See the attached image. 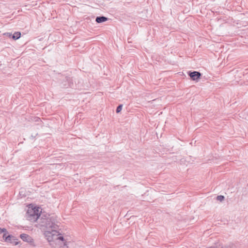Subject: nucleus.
<instances>
[{
	"instance_id": "nucleus-10",
	"label": "nucleus",
	"mask_w": 248,
	"mask_h": 248,
	"mask_svg": "<svg viewBox=\"0 0 248 248\" xmlns=\"http://www.w3.org/2000/svg\"><path fill=\"white\" fill-rule=\"evenodd\" d=\"M224 197L223 196L219 195V196H217V201L222 202V201L224 200Z\"/></svg>"
},
{
	"instance_id": "nucleus-1",
	"label": "nucleus",
	"mask_w": 248,
	"mask_h": 248,
	"mask_svg": "<svg viewBox=\"0 0 248 248\" xmlns=\"http://www.w3.org/2000/svg\"><path fill=\"white\" fill-rule=\"evenodd\" d=\"M58 223L55 215H48L47 216V242L52 247L68 248L70 242L60 232Z\"/></svg>"
},
{
	"instance_id": "nucleus-3",
	"label": "nucleus",
	"mask_w": 248,
	"mask_h": 248,
	"mask_svg": "<svg viewBox=\"0 0 248 248\" xmlns=\"http://www.w3.org/2000/svg\"><path fill=\"white\" fill-rule=\"evenodd\" d=\"M188 75L193 80H195L200 78L201 74L197 71L189 72Z\"/></svg>"
},
{
	"instance_id": "nucleus-2",
	"label": "nucleus",
	"mask_w": 248,
	"mask_h": 248,
	"mask_svg": "<svg viewBox=\"0 0 248 248\" xmlns=\"http://www.w3.org/2000/svg\"><path fill=\"white\" fill-rule=\"evenodd\" d=\"M41 213L39 208L29 207L26 214V217L31 222H35L39 218Z\"/></svg>"
},
{
	"instance_id": "nucleus-5",
	"label": "nucleus",
	"mask_w": 248,
	"mask_h": 248,
	"mask_svg": "<svg viewBox=\"0 0 248 248\" xmlns=\"http://www.w3.org/2000/svg\"><path fill=\"white\" fill-rule=\"evenodd\" d=\"M42 223H39L38 225L40 226V228L44 232V234L45 236H46V232L45 231V228L46 227V219H43V220L41 222Z\"/></svg>"
},
{
	"instance_id": "nucleus-7",
	"label": "nucleus",
	"mask_w": 248,
	"mask_h": 248,
	"mask_svg": "<svg viewBox=\"0 0 248 248\" xmlns=\"http://www.w3.org/2000/svg\"><path fill=\"white\" fill-rule=\"evenodd\" d=\"M12 240H16V239L14 238V237L11 235H8L7 236V237L5 238V241L9 242L10 243H14L15 245H16L18 244L17 242H16V241L13 242Z\"/></svg>"
},
{
	"instance_id": "nucleus-13",
	"label": "nucleus",
	"mask_w": 248,
	"mask_h": 248,
	"mask_svg": "<svg viewBox=\"0 0 248 248\" xmlns=\"http://www.w3.org/2000/svg\"><path fill=\"white\" fill-rule=\"evenodd\" d=\"M3 238L4 239V240H5V238L7 237V234H8V232H3Z\"/></svg>"
},
{
	"instance_id": "nucleus-14",
	"label": "nucleus",
	"mask_w": 248,
	"mask_h": 248,
	"mask_svg": "<svg viewBox=\"0 0 248 248\" xmlns=\"http://www.w3.org/2000/svg\"><path fill=\"white\" fill-rule=\"evenodd\" d=\"M5 35H6L7 36H9V37H11L12 36V34L11 33H9V32H7V33H4Z\"/></svg>"
},
{
	"instance_id": "nucleus-11",
	"label": "nucleus",
	"mask_w": 248,
	"mask_h": 248,
	"mask_svg": "<svg viewBox=\"0 0 248 248\" xmlns=\"http://www.w3.org/2000/svg\"><path fill=\"white\" fill-rule=\"evenodd\" d=\"M122 107H123V105H119L116 108V112L117 113L120 112L122 110Z\"/></svg>"
},
{
	"instance_id": "nucleus-12",
	"label": "nucleus",
	"mask_w": 248,
	"mask_h": 248,
	"mask_svg": "<svg viewBox=\"0 0 248 248\" xmlns=\"http://www.w3.org/2000/svg\"><path fill=\"white\" fill-rule=\"evenodd\" d=\"M2 232H7V231L5 228L1 229L0 228V234L2 233Z\"/></svg>"
},
{
	"instance_id": "nucleus-8",
	"label": "nucleus",
	"mask_w": 248,
	"mask_h": 248,
	"mask_svg": "<svg viewBox=\"0 0 248 248\" xmlns=\"http://www.w3.org/2000/svg\"><path fill=\"white\" fill-rule=\"evenodd\" d=\"M108 20V18L105 16H97L95 19V21L98 23H102Z\"/></svg>"
},
{
	"instance_id": "nucleus-4",
	"label": "nucleus",
	"mask_w": 248,
	"mask_h": 248,
	"mask_svg": "<svg viewBox=\"0 0 248 248\" xmlns=\"http://www.w3.org/2000/svg\"><path fill=\"white\" fill-rule=\"evenodd\" d=\"M20 237L25 242H27L29 243L33 242V239L28 234L25 233L21 234L20 235Z\"/></svg>"
},
{
	"instance_id": "nucleus-6",
	"label": "nucleus",
	"mask_w": 248,
	"mask_h": 248,
	"mask_svg": "<svg viewBox=\"0 0 248 248\" xmlns=\"http://www.w3.org/2000/svg\"><path fill=\"white\" fill-rule=\"evenodd\" d=\"M65 78L66 80L67 83H64L63 84V85L64 87L67 88L68 86L70 87H73V83L72 81V79L70 78L65 77Z\"/></svg>"
},
{
	"instance_id": "nucleus-9",
	"label": "nucleus",
	"mask_w": 248,
	"mask_h": 248,
	"mask_svg": "<svg viewBox=\"0 0 248 248\" xmlns=\"http://www.w3.org/2000/svg\"><path fill=\"white\" fill-rule=\"evenodd\" d=\"M20 36H21V33L20 32H18V31L15 32L12 35V38L14 40H17L20 37Z\"/></svg>"
}]
</instances>
